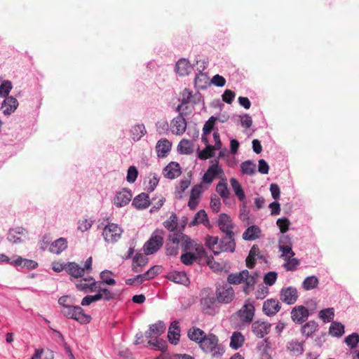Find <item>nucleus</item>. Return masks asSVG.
Here are the masks:
<instances>
[{
  "mask_svg": "<svg viewBox=\"0 0 359 359\" xmlns=\"http://www.w3.org/2000/svg\"><path fill=\"white\" fill-rule=\"evenodd\" d=\"M234 236V233H231L230 235L225 234L220 239L219 243L217 236H208L205 244L215 255H219L222 252H233L236 248Z\"/></svg>",
  "mask_w": 359,
  "mask_h": 359,
  "instance_id": "nucleus-1",
  "label": "nucleus"
},
{
  "mask_svg": "<svg viewBox=\"0 0 359 359\" xmlns=\"http://www.w3.org/2000/svg\"><path fill=\"white\" fill-rule=\"evenodd\" d=\"M199 347L203 352L210 355L212 358H219L224 352V348L219 342L218 337L211 333L208 334Z\"/></svg>",
  "mask_w": 359,
  "mask_h": 359,
  "instance_id": "nucleus-2",
  "label": "nucleus"
},
{
  "mask_svg": "<svg viewBox=\"0 0 359 359\" xmlns=\"http://www.w3.org/2000/svg\"><path fill=\"white\" fill-rule=\"evenodd\" d=\"M97 292L94 295H87L84 297L81 302L82 306H88L90 304L97 301L104 299L105 301H110L116 298V294L110 290L102 287L100 285H97Z\"/></svg>",
  "mask_w": 359,
  "mask_h": 359,
  "instance_id": "nucleus-3",
  "label": "nucleus"
},
{
  "mask_svg": "<svg viewBox=\"0 0 359 359\" xmlns=\"http://www.w3.org/2000/svg\"><path fill=\"white\" fill-rule=\"evenodd\" d=\"M164 231L156 229L151 234V238L145 243L144 250L146 255H152L156 252L163 244Z\"/></svg>",
  "mask_w": 359,
  "mask_h": 359,
  "instance_id": "nucleus-4",
  "label": "nucleus"
},
{
  "mask_svg": "<svg viewBox=\"0 0 359 359\" xmlns=\"http://www.w3.org/2000/svg\"><path fill=\"white\" fill-rule=\"evenodd\" d=\"M61 312L67 318L76 320L79 323H88L91 320V317L84 313L83 309L79 306H67L65 310H62Z\"/></svg>",
  "mask_w": 359,
  "mask_h": 359,
  "instance_id": "nucleus-5",
  "label": "nucleus"
},
{
  "mask_svg": "<svg viewBox=\"0 0 359 359\" xmlns=\"http://www.w3.org/2000/svg\"><path fill=\"white\" fill-rule=\"evenodd\" d=\"M123 230L116 224L108 223L102 230V236L108 243H114L121 237Z\"/></svg>",
  "mask_w": 359,
  "mask_h": 359,
  "instance_id": "nucleus-6",
  "label": "nucleus"
},
{
  "mask_svg": "<svg viewBox=\"0 0 359 359\" xmlns=\"http://www.w3.org/2000/svg\"><path fill=\"white\" fill-rule=\"evenodd\" d=\"M8 241L13 244H20L29 239L28 231L23 227L11 229L7 235Z\"/></svg>",
  "mask_w": 359,
  "mask_h": 359,
  "instance_id": "nucleus-7",
  "label": "nucleus"
},
{
  "mask_svg": "<svg viewBox=\"0 0 359 359\" xmlns=\"http://www.w3.org/2000/svg\"><path fill=\"white\" fill-rule=\"evenodd\" d=\"M217 299L219 303L228 304L234 298V290L229 284H224L217 288Z\"/></svg>",
  "mask_w": 359,
  "mask_h": 359,
  "instance_id": "nucleus-8",
  "label": "nucleus"
},
{
  "mask_svg": "<svg viewBox=\"0 0 359 359\" xmlns=\"http://www.w3.org/2000/svg\"><path fill=\"white\" fill-rule=\"evenodd\" d=\"M75 285L78 290L83 292L84 293H88L96 291L97 285H100V283L95 281V279L90 276L82 278Z\"/></svg>",
  "mask_w": 359,
  "mask_h": 359,
  "instance_id": "nucleus-9",
  "label": "nucleus"
},
{
  "mask_svg": "<svg viewBox=\"0 0 359 359\" xmlns=\"http://www.w3.org/2000/svg\"><path fill=\"white\" fill-rule=\"evenodd\" d=\"M222 173H223V170L219 166V161L215 160L204 174L203 182L206 184H210L217 175Z\"/></svg>",
  "mask_w": 359,
  "mask_h": 359,
  "instance_id": "nucleus-10",
  "label": "nucleus"
},
{
  "mask_svg": "<svg viewBox=\"0 0 359 359\" xmlns=\"http://www.w3.org/2000/svg\"><path fill=\"white\" fill-rule=\"evenodd\" d=\"M170 126L172 133L175 135H182L185 132L187 121L182 113L172 119Z\"/></svg>",
  "mask_w": 359,
  "mask_h": 359,
  "instance_id": "nucleus-11",
  "label": "nucleus"
},
{
  "mask_svg": "<svg viewBox=\"0 0 359 359\" xmlns=\"http://www.w3.org/2000/svg\"><path fill=\"white\" fill-rule=\"evenodd\" d=\"M271 324L262 320H256L252 324V332L259 338H263L269 333Z\"/></svg>",
  "mask_w": 359,
  "mask_h": 359,
  "instance_id": "nucleus-12",
  "label": "nucleus"
},
{
  "mask_svg": "<svg viewBox=\"0 0 359 359\" xmlns=\"http://www.w3.org/2000/svg\"><path fill=\"white\" fill-rule=\"evenodd\" d=\"M298 298L297 290L292 287L283 288L280 291V299L287 304H293Z\"/></svg>",
  "mask_w": 359,
  "mask_h": 359,
  "instance_id": "nucleus-13",
  "label": "nucleus"
},
{
  "mask_svg": "<svg viewBox=\"0 0 359 359\" xmlns=\"http://www.w3.org/2000/svg\"><path fill=\"white\" fill-rule=\"evenodd\" d=\"M217 223L219 229L224 234L230 235L231 233H234L233 231V224L228 215L225 213L220 214Z\"/></svg>",
  "mask_w": 359,
  "mask_h": 359,
  "instance_id": "nucleus-14",
  "label": "nucleus"
},
{
  "mask_svg": "<svg viewBox=\"0 0 359 359\" xmlns=\"http://www.w3.org/2000/svg\"><path fill=\"white\" fill-rule=\"evenodd\" d=\"M309 310L304 306H297L292 309L291 318L294 323H302L309 317Z\"/></svg>",
  "mask_w": 359,
  "mask_h": 359,
  "instance_id": "nucleus-15",
  "label": "nucleus"
},
{
  "mask_svg": "<svg viewBox=\"0 0 359 359\" xmlns=\"http://www.w3.org/2000/svg\"><path fill=\"white\" fill-rule=\"evenodd\" d=\"M255 316V306L252 304H245L238 311L241 322L250 323Z\"/></svg>",
  "mask_w": 359,
  "mask_h": 359,
  "instance_id": "nucleus-16",
  "label": "nucleus"
},
{
  "mask_svg": "<svg viewBox=\"0 0 359 359\" xmlns=\"http://www.w3.org/2000/svg\"><path fill=\"white\" fill-rule=\"evenodd\" d=\"M172 148V143L166 138L159 140L156 145V151L158 157H166Z\"/></svg>",
  "mask_w": 359,
  "mask_h": 359,
  "instance_id": "nucleus-17",
  "label": "nucleus"
},
{
  "mask_svg": "<svg viewBox=\"0 0 359 359\" xmlns=\"http://www.w3.org/2000/svg\"><path fill=\"white\" fill-rule=\"evenodd\" d=\"M132 198L131 192L126 189H123L117 192L114 199V204L116 207H123L129 203Z\"/></svg>",
  "mask_w": 359,
  "mask_h": 359,
  "instance_id": "nucleus-18",
  "label": "nucleus"
},
{
  "mask_svg": "<svg viewBox=\"0 0 359 359\" xmlns=\"http://www.w3.org/2000/svg\"><path fill=\"white\" fill-rule=\"evenodd\" d=\"M281 306L277 299H270L264 302L263 311L268 316L276 315L280 309Z\"/></svg>",
  "mask_w": 359,
  "mask_h": 359,
  "instance_id": "nucleus-19",
  "label": "nucleus"
},
{
  "mask_svg": "<svg viewBox=\"0 0 359 359\" xmlns=\"http://www.w3.org/2000/svg\"><path fill=\"white\" fill-rule=\"evenodd\" d=\"M165 330V325L163 321H158L149 326V328L145 332V336L147 338L157 339Z\"/></svg>",
  "mask_w": 359,
  "mask_h": 359,
  "instance_id": "nucleus-20",
  "label": "nucleus"
},
{
  "mask_svg": "<svg viewBox=\"0 0 359 359\" xmlns=\"http://www.w3.org/2000/svg\"><path fill=\"white\" fill-rule=\"evenodd\" d=\"M278 248L279 250L282 252L280 257L285 258L288 256H294V252L292 249L291 242L287 236H283L280 238Z\"/></svg>",
  "mask_w": 359,
  "mask_h": 359,
  "instance_id": "nucleus-21",
  "label": "nucleus"
},
{
  "mask_svg": "<svg viewBox=\"0 0 359 359\" xmlns=\"http://www.w3.org/2000/svg\"><path fill=\"white\" fill-rule=\"evenodd\" d=\"M207 335L208 334H205V332L203 330L197 327H191L189 329L187 332L188 338L191 341L198 344L199 346Z\"/></svg>",
  "mask_w": 359,
  "mask_h": 359,
  "instance_id": "nucleus-22",
  "label": "nucleus"
},
{
  "mask_svg": "<svg viewBox=\"0 0 359 359\" xmlns=\"http://www.w3.org/2000/svg\"><path fill=\"white\" fill-rule=\"evenodd\" d=\"M18 106V102L16 98L13 96L7 97L1 104L3 113L4 115H10L15 111Z\"/></svg>",
  "mask_w": 359,
  "mask_h": 359,
  "instance_id": "nucleus-23",
  "label": "nucleus"
},
{
  "mask_svg": "<svg viewBox=\"0 0 359 359\" xmlns=\"http://www.w3.org/2000/svg\"><path fill=\"white\" fill-rule=\"evenodd\" d=\"M168 337L170 342L172 344H177L180 338V328L178 321H173L168 330Z\"/></svg>",
  "mask_w": 359,
  "mask_h": 359,
  "instance_id": "nucleus-24",
  "label": "nucleus"
},
{
  "mask_svg": "<svg viewBox=\"0 0 359 359\" xmlns=\"http://www.w3.org/2000/svg\"><path fill=\"white\" fill-rule=\"evenodd\" d=\"M10 263L15 266H22V268H27L29 269H34L38 265L35 261L23 259L20 256L13 257L12 261Z\"/></svg>",
  "mask_w": 359,
  "mask_h": 359,
  "instance_id": "nucleus-25",
  "label": "nucleus"
},
{
  "mask_svg": "<svg viewBox=\"0 0 359 359\" xmlns=\"http://www.w3.org/2000/svg\"><path fill=\"white\" fill-rule=\"evenodd\" d=\"M181 174L180 165L175 162L170 163L163 169V175L168 179H174Z\"/></svg>",
  "mask_w": 359,
  "mask_h": 359,
  "instance_id": "nucleus-26",
  "label": "nucleus"
},
{
  "mask_svg": "<svg viewBox=\"0 0 359 359\" xmlns=\"http://www.w3.org/2000/svg\"><path fill=\"white\" fill-rule=\"evenodd\" d=\"M67 241L65 238H60L53 242L50 247L49 251L51 253L59 255L67 248Z\"/></svg>",
  "mask_w": 359,
  "mask_h": 359,
  "instance_id": "nucleus-27",
  "label": "nucleus"
},
{
  "mask_svg": "<svg viewBox=\"0 0 359 359\" xmlns=\"http://www.w3.org/2000/svg\"><path fill=\"white\" fill-rule=\"evenodd\" d=\"M192 69V66L191 65L189 62L186 59H180V60H178L175 65L176 72L180 76H182L189 74Z\"/></svg>",
  "mask_w": 359,
  "mask_h": 359,
  "instance_id": "nucleus-28",
  "label": "nucleus"
},
{
  "mask_svg": "<svg viewBox=\"0 0 359 359\" xmlns=\"http://www.w3.org/2000/svg\"><path fill=\"white\" fill-rule=\"evenodd\" d=\"M65 269L67 273L75 278L83 277L85 273V269H82V267L75 262L68 263Z\"/></svg>",
  "mask_w": 359,
  "mask_h": 359,
  "instance_id": "nucleus-29",
  "label": "nucleus"
},
{
  "mask_svg": "<svg viewBox=\"0 0 359 359\" xmlns=\"http://www.w3.org/2000/svg\"><path fill=\"white\" fill-rule=\"evenodd\" d=\"M257 278L258 274L257 273L250 274L249 272L248 276L244 277L243 283H245V285L243 287V292L245 294H248L254 290V286L257 282Z\"/></svg>",
  "mask_w": 359,
  "mask_h": 359,
  "instance_id": "nucleus-30",
  "label": "nucleus"
},
{
  "mask_svg": "<svg viewBox=\"0 0 359 359\" xmlns=\"http://www.w3.org/2000/svg\"><path fill=\"white\" fill-rule=\"evenodd\" d=\"M150 205L149 197L147 194L142 193L137 195L133 201V205L137 209H144Z\"/></svg>",
  "mask_w": 359,
  "mask_h": 359,
  "instance_id": "nucleus-31",
  "label": "nucleus"
},
{
  "mask_svg": "<svg viewBox=\"0 0 359 359\" xmlns=\"http://www.w3.org/2000/svg\"><path fill=\"white\" fill-rule=\"evenodd\" d=\"M181 246L183 248V250L186 252L192 250L199 251L202 248V246L201 245L195 243L190 238V237H189L187 235H184V236L182 237Z\"/></svg>",
  "mask_w": 359,
  "mask_h": 359,
  "instance_id": "nucleus-32",
  "label": "nucleus"
},
{
  "mask_svg": "<svg viewBox=\"0 0 359 359\" xmlns=\"http://www.w3.org/2000/svg\"><path fill=\"white\" fill-rule=\"evenodd\" d=\"M203 224L205 226H209V219L208 215L204 210H199L194 216V219L189 223V226H196Z\"/></svg>",
  "mask_w": 359,
  "mask_h": 359,
  "instance_id": "nucleus-33",
  "label": "nucleus"
},
{
  "mask_svg": "<svg viewBox=\"0 0 359 359\" xmlns=\"http://www.w3.org/2000/svg\"><path fill=\"white\" fill-rule=\"evenodd\" d=\"M248 274V271L245 269L239 273H231L228 276L227 281L229 285H238L243 283V278Z\"/></svg>",
  "mask_w": 359,
  "mask_h": 359,
  "instance_id": "nucleus-34",
  "label": "nucleus"
},
{
  "mask_svg": "<svg viewBox=\"0 0 359 359\" xmlns=\"http://www.w3.org/2000/svg\"><path fill=\"white\" fill-rule=\"evenodd\" d=\"M260 232V229L258 226H251L244 231L243 238L245 241H254L259 238Z\"/></svg>",
  "mask_w": 359,
  "mask_h": 359,
  "instance_id": "nucleus-35",
  "label": "nucleus"
},
{
  "mask_svg": "<svg viewBox=\"0 0 359 359\" xmlns=\"http://www.w3.org/2000/svg\"><path fill=\"white\" fill-rule=\"evenodd\" d=\"M168 279L176 283L186 285L189 282L188 277L184 272L174 271L168 275Z\"/></svg>",
  "mask_w": 359,
  "mask_h": 359,
  "instance_id": "nucleus-36",
  "label": "nucleus"
},
{
  "mask_svg": "<svg viewBox=\"0 0 359 359\" xmlns=\"http://www.w3.org/2000/svg\"><path fill=\"white\" fill-rule=\"evenodd\" d=\"M230 184L239 201H244L245 199V194L238 181L236 178L232 177L230 179Z\"/></svg>",
  "mask_w": 359,
  "mask_h": 359,
  "instance_id": "nucleus-37",
  "label": "nucleus"
},
{
  "mask_svg": "<svg viewBox=\"0 0 359 359\" xmlns=\"http://www.w3.org/2000/svg\"><path fill=\"white\" fill-rule=\"evenodd\" d=\"M244 341V336L241 332H234L231 337L230 346L237 350L243 346Z\"/></svg>",
  "mask_w": 359,
  "mask_h": 359,
  "instance_id": "nucleus-38",
  "label": "nucleus"
},
{
  "mask_svg": "<svg viewBox=\"0 0 359 359\" xmlns=\"http://www.w3.org/2000/svg\"><path fill=\"white\" fill-rule=\"evenodd\" d=\"M319 280L316 276L306 277L302 283V287L305 290H311L316 288L318 285Z\"/></svg>",
  "mask_w": 359,
  "mask_h": 359,
  "instance_id": "nucleus-39",
  "label": "nucleus"
},
{
  "mask_svg": "<svg viewBox=\"0 0 359 359\" xmlns=\"http://www.w3.org/2000/svg\"><path fill=\"white\" fill-rule=\"evenodd\" d=\"M178 151L183 154H190L193 152V145L190 140L182 139L178 144Z\"/></svg>",
  "mask_w": 359,
  "mask_h": 359,
  "instance_id": "nucleus-40",
  "label": "nucleus"
},
{
  "mask_svg": "<svg viewBox=\"0 0 359 359\" xmlns=\"http://www.w3.org/2000/svg\"><path fill=\"white\" fill-rule=\"evenodd\" d=\"M287 349L290 352L296 355H300L304 351L302 343L294 340H292L287 342Z\"/></svg>",
  "mask_w": 359,
  "mask_h": 359,
  "instance_id": "nucleus-41",
  "label": "nucleus"
},
{
  "mask_svg": "<svg viewBox=\"0 0 359 359\" xmlns=\"http://www.w3.org/2000/svg\"><path fill=\"white\" fill-rule=\"evenodd\" d=\"M318 326V323L314 320L309 321L302 326L301 329L302 333L306 337H309L316 332Z\"/></svg>",
  "mask_w": 359,
  "mask_h": 359,
  "instance_id": "nucleus-42",
  "label": "nucleus"
},
{
  "mask_svg": "<svg viewBox=\"0 0 359 359\" xmlns=\"http://www.w3.org/2000/svg\"><path fill=\"white\" fill-rule=\"evenodd\" d=\"M111 275H112V272L107 270L103 271L100 273V277L101 280L97 282L100 283L101 287L103 284L108 285H114L116 284V280L110 277Z\"/></svg>",
  "mask_w": 359,
  "mask_h": 359,
  "instance_id": "nucleus-43",
  "label": "nucleus"
},
{
  "mask_svg": "<svg viewBox=\"0 0 359 359\" xmlns=\"http://www.w3.org/2000/svg\"><path fill=\"white\" fill-rule=\"evenodd\" d=\"M241 168L243 174L252 175L256 172V164L251 161H246L241 163Z\"/></svg>",
  "mask_w": 359,
  "mask_h": 359,
  "instance_id": "nucleus-44",
  "label": "nucleus"
},
{
  "mask_svg": "<svg viewBox=\"0 0 359 359\" xmlns=\"http://www.w3.org/2000/svg\"><path fill=\"white\" fill-rule=\"evenodd\" d=\"M216 191L223 198L225 203L226 200L229 198L230 192L227 187V184L224 182H219L216 187Z\"/></svg>",
  "mask_w": 359,
  "mask_h": 359,
  "instance_id": "nucleus-45",
  "label": "nucleus"
},
{
  "mask_svg": "<svg viewBox=\"0 0 359 359\" xmlns=\"http://www.w3.org/2000/svg\"><path fill=\"white\" fill-rule=\"evenodd\" d=\"M329 332L332 336L341 337L344 332V327L340 323L333 322L330 327Z\"/></svg>",
  "mask_w": 359,
  "mask_h": 359,
  "instance_id": "nucleus-46",
  "label": "nucleus"
},
{
  "mask_svg": "<svg viewBox=\"0 0 359 359\" xmlns=\"http://www.w3.org/2000/svg\"><path fill=\"white\" fill-rule=\"evenodd\" d=\"M283 259L285 261L283 267L286 271H294L299 265V260L293 257L288 256Z\"/></svg>",
  "mask_w": 359,
  "mask_h": 359,
  "instance_id": "nucleus-47",
  "label": "nucleus"
},
{
  "mask_svg": "<svg viewBox=\"0 0 359 359\" xmlns=\"http://www.w3.org/2000/svg\"><path fill=\"white\" fill-rule=\"evenodd\" d=\"M319 318L325 323L330 322L334 319V311L333 308L323 309L319 312Z\"/></svg>",
  "mask_w": 359,
  "mask_h": 359,
  "instance_id": "nucleus-48",
  "label": "nucleus"
},
{
  "mask_svg": "<svg viewBox=\"0 0 359 359\" xmlns=\"http://www.w3.org/2000/svg\"><path fill=\"white\" fill-rule=\"evenodd\" d=\"M163 226L168 230L174 231L177 226V217L176 214L172 213L168 219L163 222Z\"/></svg>",
  "mask_w": 359,
  "mask_h": 359,
  "instance_id": "nucleus-49",
  "label": "nucleus"
},
{
  "mask_svg": "<svg viewBox=\"0 0 359 359\" xmlns=\"http://www.w3.org/2000/svg\"><path fill=\"white\" fill-rule=\"evenodd\" d=\"M181 262L187 266L192 265L197 259V257L195 254L187 252L181 255Z\"/></svg>",
  "mask_w": 359,
  "mask_h": 359,
  "instance_id": "nucleus-50",
  "label": "nucleus"
},
{
  "mask_svg": "<svg viewBox=\"0 0 359 359\" xmlns=\"http://www.w3.org/2000/svg\"><path fill=\"white\" fill-rule=\"evenodd\" d=\"M133 139L134 140H140L143 135H144L146 130L144 125H137L132 128Z\"/></svg>",
  "mask_w": 359,
  "mask_h": 359,
  "instance_id": "nucleus-51",
  "label": "nucleus"
},
{
  "mask_svg": "<svg viewBox=\"0 0 359 359\" xmlns=\"http://www.w3.org/2000/svg\"><path fill=\"white\" fill-rule=\"evenodd\" d=\"M345 342L351 348H354L359 342V335L357 333H353L345 338Z\"/></svg>",
  "mask_w": 359,
  "mask_h": 359,
  "instance_id": "nucleus-52",
  "label": "nucleus"
},
{
  "mask_svg": "<svg viewBox=\"0 0 359 359\" xmlns=\"http://www.w3.org/2000/svg\"><path fill=\"white\" fill-rule=\"evenodd\" d=\"M215 149L211 145L206 146V147L204 149H203L202 151H201L199 152L198 158L200 159L205 160V159H208V158L213 156V155H214L213 151Z\"/></svg>",
  "mask_w": 359,
  "mask_h": 359,
  "instance_id": "nucleus-53",
  "label": "nucleus"
},
{
  "mask_svg": "<svg viewBox=\"0 0 359 359\" xmlns=\"http://www.w3.org/2000/svg\"><path fill=\"white\" fill-rule=\"evenodd\" d=\"M12 89V83L9 81H4L0 86V97H7Z\"/></svg>",
  "mask_w": 359,
  "mask_h": 359,
  "instance_id": "nucleus-54",
  "label": "nucleus"
},
{
  "mask_svg": "<svg viewBox=\"0 0 359 359\" xmlns=\"http://www.w3.org/2000/svg\"><path fill=\"white\" fill-rule=\"evenodd\" d=\"M276 224L280 229V231L281 233H284L287 232L289 229V226L290 225V220L286 217L279 218Z\"/></svg>",
  "mask_w": 359,
  "mask_h": 359,
  "instance_id": "nucleus-55",
  "label": "nucleus"
},
{
  "mask_svg": "<svg viewBox=\"0 0 359 359\" xmlns=\"http://www.w3.org/2000/svg\"><path fill=\"white\" fill-rule=\"evenodd\" d=\"M216 121H217V118H215L214 116H211L205 122V125L203 126V135H207L210 133V132L212 131V130L214 128V126H215V123Z\"/></svg>",
  "mask_w": 359,
  "mask_h": 359,
  "instance_id": "nucleus-56",
  "label": "nucleus"
},
{
  "mask_svg": "<svg viewBox=\"0 0 359 359\" xmlns=\"http://www.w3.org/2000/svg\"><path fill=\"white\" fill-rule=\"evenodd\" d=\"M191 97V92L189 90L185 88L182 95V104L177 106V111H180L182 105L189 103Z\"/></svg>",
  "mask_w": 359,
  "mask_h": 359,
  "instance_id": "nucleus-57",
  "label": "nucleus"
},
{
  "mask_svg": "<svg viewBox=\"0 0 359 359\" xmlns=\"http://www.w3.org/2000/svg\"><path fill=\"white\" fill-rule=\"evenodd\" d=\"M137 175H138V171L135 166L133 165V166L129 167V168L128 170V172H127V177H126L127 181L129 183H133L136 180V179L137 177Z\"/></svg>",
  "mask_w": 359,
  "mask_h": 359,
  "instance_id": "nucleus-58",
  "label": "nucleus"
},
{
  "mask_svg": "<svg viewBox=\"0 0 359 359\" xmlns=\"http://www.w3.org/2000/svg\"><path fill=\"white\" fill-rule=\"evenodd\" d=\"M158 267L154 266L151 267L146 273H142V276H143L144 281L154 278L158 273Z\"/></svg>",
  "mask_w": 359,
  "mask_h": 359,
  "instance_id": "nucleus-59",
  "label": "nucleus"
},
{
  "mask_svg": "<svg viewBox=\"0 0 359 359\" xmlns=\"http://www.w3.org/2000/svg\"><path fill=\"white\" fill-rule=\"evenodd\" d=\"M277 279V273L274 271L267 273L264 278V282L267 285H273Z\"/></svg>",
  "mask_w": 359,
  "mask_h": 359,
  "instance_id": "nucleus-60",
  "label": "nucleus"
},
{
  "mask_svg": "<svg viewBox=\"0 0 359 359\" xmlns=\"http://www.w3.org/2000/svg\"><path fill=\"white\" fill-rule=\"evenodd\" d=\"M235 98V93L231 90H226L222 95V100L227 104H231Z\"/></svg>",
  "mask_w": 359,
  "mask_h": 359,
  "instance_id": "nucleus-61",
  "label": "nucleus"
},
{
  "mask_svg": "<svg viewBox=\"0 0 359 359\" xmlns=\"http://www.w3.org/2000/svg\"><path fill=\"white\" fill-rule=\"evenodd\" d=\"M91 221H89L87 219H82L79 222L78 229L82 232H84L88 230L91 227Z\"/></svg>",
  "mask_w": 359,
  "mask_h": 359,
  "instance_id": "nucleus-62",
  "label": "nucleus"
},
{
  "mask_svg": "<svg viewBox=\"0 0 359 359\" xmlns=\"http://www.w3.org/2000/svg\"><path fill=\"white\" fill-rule=\"evenodd\" d=\"M221 207V201L219 198L217 196H215L211 198L210 201V208L214 212H218L220 210Z\"/></svg>",
  "mask_w": 359,
  "mask_h": 359,
  "instance_id": "nucleus-63",
  "label": "nucleus"
},
{
  "mask_svg": "<svg viewBox=\"0 0 359 359\" xmlns=\"http://www.w3.org/2000/svg\"><path fill=\"white\" fill-rule=\"evenodd\" d=\"M147 263V259L145 256L138 254L133 257V264L142 266Z\"/></svg>",
  "mask_w": 359,
  "mask_h": 359,
  "instance_id": "nucleus-64",
  "label": "nucleus"
}]
</instances>
